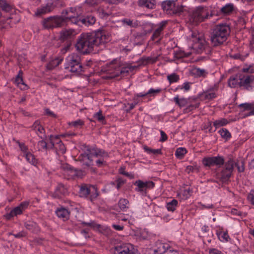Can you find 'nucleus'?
<instances>
[{
	"label": "nucleus",
	"instance_id": "obj_23",
	"mask_svg": "<svg viewBox=\"0 0 254 254\" xmlns=\"http://www.w3.org/2000/svg\"><path fill=\"white\" fill-rule=\"evenodd\" d=\"M56 213L58 217L62 218L64 221L69 218V212L66 209L64 208L58 209Z\"/></svg>",
	"mask_w": 254,
	"mask_h": 254
},
{
	"label": "nucleus",
	"instance_id": "obj_14",
	"mask_svg": "<svg viewBox=\"0 0 254 254\" xmlns=\"http://www.w3.org/2000/svg\"><path fill=\"white\" fill-rule=\"evenodd\" d=\"M92 192H94V193L92 194L91 197L96 198L98 195V193H97V190L95 187L90 186V187L88 188L87 186L85 185H82L81 186L80 189V194L81 196L86 197L88 195Z\"/></svg>",
	"mask_w": 254,
	"mask_h": 254
},
{
	"label": "nucleus",
	"instance_id": "obj_58",
	"mask_svg": "<svg viewBox=\"0 0 254 254\" xmlns=\"http://www.w3.org/2000/svg\"><path fill=\"white\" fill-rule=\"evenodd\" d=\"M69 125L76 127H78L79 126L83 125V122L81 120H78L76 121H74V122L69 123Z\"/></svg>",
	"mask_w": 254,
	"mask_h": 254
},
{
	"label": "nucleus",
	"instance_id": "obj_30",
	"mask_svg": "<svg viewBox=\"0 0 254 254\" xmlns=\"http://www.w3.org/2000/svg\"><path fill=\"white\" fill-rule=\"evenodd\" d=\"M174 0H165L162 2V7L164 11H165L167 14L169 10L170 9V7L173 6V3L174 2Z\"/></svg>",
	"mask_w": 254,
	"mask_h": 254
},
{
	"label": "nucleus",
	"instance_id": "obj_59",
	"mask_svg": "<svg viewBox=\"0 0 254 254\" xmlns=\"http://www.w3.org/2000/svg\"><path fill=\"white\" fill-rule=\"evenodd\" d=\"M180 77L178 75L175 73H172L167 76V79H179Z\"/></svg>",
	"mask_w": 254,
	"mask_h": 254
},
{
	"label": "nucleus",
	"instance_id": "obj_15",
	"mask_svg": "<svg viewBox=\"0 0 254 254\" xmlns=\"http://www.w3.org/2000/svg\"><path fill=\"white\" fill-rule=\"evenodd\" d=\"M55 7L53 3H48L46 5L37 8L35 14L36 16H41L52 11Z\"/></svg>",
	"mask_w": 254,
	"mask_h": 254
},
{
	"label": "nucleus",
	"instance_id": "obj_57",
	"mask_svg": "<svg viewBox=\"0 0 254 254\" xmlns=\"http://www.w3.org/2000/svg\"><path fill=\"white\" fill-rule=\"evenodd\" d=\"M137 239L139 241H143L147 239L148 236L146 234L144 233L143 232L139 233V234L137 235Z\"/></svg>",
	"mask_w": 254,
	"mask_h": 254
},
{
	"label": "nucleus",
	"instance_id": "obj_13",
	"mask_svg": "<svg viewBox=\"0 0 254 254\" xmlns=\"http://www.w3.org/2000/svg\"><path fill=\"white\" fill-rule=\"evenodd\" d=\"M206 42L203 35H200L197 38V41L193 40L192 48L197 53H201L205 49Z\"/></svg>",
	"mask_w": 254,
	"mask_h": 254
},
{
	"label": "nucleus",
	"instance_id": "obj_5",
	"mask_svg": "<svg viewBox=\"0 0 254 254\" xmlns=\"http://www.w3.org/2000/svg\"><path fill=\"white\" fill-rule=\"evenodd\" d=\"M98 156L107 157L108 153L100 149L91 148L88 146H85L84 153L79 156V158L80 160L85 162V165L90 166L92 161V158Z\"/></svg>",
	"mask_w": 254,
	"mask_h": 254
},
{
	"label": "nucleus",
	"instance_id": "obj_16",
	"mask_svg": "<svg viewBox=\"0 0 254 254\" xmlns=\"http://www.w3.org/2000/svg\"><path fill=\"white\" fill-rule=\"evenodd\" d=\"M67 194V189L62 184H59L53 194V196L56 198H61Z\"/></svg>",
	"mask_w": 254,
	"mask_h": 254
},
{
	"label": "nucleus",
	"instance_id": "obj_22",
	"mask_svg": "<svg viewBox=\"0 0 254 254\" xmlns=\"http://www.w3.org/2000/svg\"><path fill=\"white\" fill-rule=\"evenodd\" d=\"M183 9L184 7L183 6L180 5L179 4L176 5V3L174 1L173 3V6L170 7L167 14L170 15L175 14L179 15L183 11Z\"/></svg>",
	"mask_w": 254,
	"mask_h": 254
},
{
	"label": "nucleus",
	"instance_id": "obj_54",
	"mask_svg": "<svg viewBox=\"0 0 254 254\" xmlns=\"http://www.w3.org/2000/svg\"><path fill=\"white\" fill-rule=\"evenodd\" d=\"M70 13L73 14L74 13H78L76 12V9L74 7H70L68 9H64L62 12V14H70Z\"/></svg>",
	"mask_w": 254,
	"mask_h": 254
},
{
	"label": "nucleus",
	"instance_id": "obj_42",
	"mask_svg": "<svg viewBox=\"0 0 254 254\" xmlns=\"http://www.w3.org/2000/svg\"><path fill=\"white\" fill-rule=\"evenodd\" d=\"M190 52L186 53L184 51H180L175 53V57L177 59H181L184 57H187L190 55Z\"/></svg>",
	"mask_w": 254,
	"mask_h": 254
},
{
	"label": "nucleus",
	"instance_id": "obj_52",
	"mask_svg": "<svg viewBox=\"0 0 254 254\" xmlns=\"http://www.w3.org/2000/svg\"><path fill=\"white\" fill-rule=\"evenodd\" d=\"M247 199L249 202L254 205V190H252L248 193L247 196Z\"/></svg>",
	"mask_w": 254,
	"mask_h": 254
},
{
	"label": "nucleus",
	"instance_id": "obj_41",
	"mask_svg": "<svg viewBox=\"0 0 254 254\" xmlns=\"http://www.w3.org/2000/svg\"><path fill=\"white\" fill-rule=\"evenodd\" d=\"M93 118L102 123H104L105 122V117L103 115L102 112L101 110L95 113Z\"/></svg>",
	"mask_w": 254,
	"mask_h": 254
},
{
	"label": "nucleus",
	"instance_id": "obj_61",
	"mask_svg": "<svg viewBox=\"0 0 254 254\" xmlns=\"http://www.w3.org/2000/svg\"><path fill=\"white\" fill-rule=\"evenodd\" d=\"M82 224L90 227H94L95 226H97L98 228L100 227V225L96 224L93 221H91L90 222H82Z\"/></svg>",
	"mask_w": 254,
	"mask_h": 254
},
{
	"label": "nucleus",
	"instance_id": "obj_37",
	"mask_svg": "<svg viewBox=\"0 0 254 254\" xmlns=\"http://www.w3.org/2000/svg\"><path fill=\"white\" fill-rule=\"evenodd\" d=\"M161 92L160 89H150L147 92L142 94V93H139L137 95V97H144L148 94H152L153 96L155 95V94L159 93Z\"/></svg>",
	"mask_w": 254,
	"mask_h": 254
},
{
	"label": "nucleus",
	"instance_id": "obj_33",
	"mask_svg": "<svg viewBox=\"0 0 254 254\" xmlns=\"http://www.w3.org/2000/svg\"><path fill=\"white\" fill-rule=\"evenodd\" d=\"M228 121L225 119H221L220 120H216L213 122V126L215 127L214 131L215 130L216 128L224 126L228 124Z\"/></svg>",
	"mask_w": 254,
	"mask_h": 254
},
{
	"label": "nucleus",
	"instance_id": "obj_32",
	"mask_svg": "<svg viewBox=\"0 0 254 254\" xmlns=\"http://www.w3.org/2000/svg\"><path fill=\"white\" fill-rule=\"evenodd\" d=\"M178 204V201L176 199H173L170 202L167 203V210L171 211H174Z\"/></svg>",
	"mask_w": 254,
	"mask_h": 254
},
{
	"label": "nucleus",
	"instance_id": "obj_6",
	"mask_svg": "<svg viewBox=\"0 0 254 254\" xmlns=\"http://www.w3.org/2000/svg\"><path fill=\"white\" fill-rule=\"evenodd\" d=\"M210 16H211V15H210ZM209 17L208 10L202 6H199L190 14L189 18L190 23L197 25L208 18Z\"/></svg>",
	"mask_w": 254,
	"mask_h": 254
},
{
	"label": "nucleus",
	"instance_id": "obj_53",
	"mask_svg": "<svg viewBox=\"0 0 254 254\" xmlns=\"http://www.w3.org/2000/svg\"><path fill=\"white\" fill-rule=\"evenodd\" d=\"M236 166L237 167V169L239 172H243L245 170V166L244 161H241L240 162H238L237 163H235Z\"/></svg>",
	"mask_w": 254,
	"mask_h": 254
},
{
	"label": "nucleus",
	"instance_id": "obj_62",
	"mask_svg": "<svg viewBox=\"0 0 254 254\" xmlns=\"http://www.w3.org/2000/svg\"><path fill=\"white\" fill-rule=\"evenodd\" d=\"M19 146L22 151L26 153L27 151V147L24 143L18 142Z\"/></svg>",
	"mask_w": 254,
	"mask_h": 254
},
{
	"label": "nucleus",
	"instance_id": "obj_11",
	"mask_svg": "<svg viewBox=\"0 0 254 254\" xmlns=\"http://www.w3.org/2000/svg\"><path fill=\"white\" fill-rule=\"evenodd\" d=\"M61 16L65 25H67L69 24L80 25V19L79 18L78 13L64 14H62Z\"/></svg>",
	"mask_w": 254,
	"mask_h": 254
},
{
	"label": "nucleus",
	"instance_id": "obj_24",
	"mask_svg": "<svg viewBox=\"0 0 254 254\" xmlns=\"http://www.w3.org/2000/svg\"><path fill=\"white\" fill-rule=\"evenodd\" d=\"M55 143H56L55 148L56 149L58 153L64 154L65 152L66 149L64 144L61 140L58 139H54Z\"/></svg>",
	"mask_w": 254,
	"mask_h": 254
},
{
	"label": "nucleus",
	"instance_id": "obj_21",
	"mask_svg": "<svg viewBox=\"0 0 254 254\" xmlns=\"http://www.w3.org/2000/svg\"><path fill=\"white\" fill-rule=\"evenodd\" d=\"M156 248L154 249V251L157 254H163L166 253V252L169 250V246L167 244L162 243L161 242H157L156 243Z\"/></svg>",
	"mask_w": 254,
	"mask_h": 254
},
{
	"label": "nucleus",
	"instance_id": "obj_43",
	"mask_svg": "<svg viewBox=\"0 0 254 254\" xmlns=\"http://www.w3.org/2000/svg\"><path fill=\"white\" fill-rule=\"evenodd\" d=\"M14 84L17 85L21 90L28 89L27 85L23 82V80H13Z\"/></svg>",
	"mask_w": 254,
	"mask_h": 254
},
{
	"label": "nucleus",
	"instance_id": "obj_1",
	"mask_svg": "<svg viewBox=\"0 0 254 254\" xmlns=\"http://www.w3.org/2000/svg\"><path fill=\"white\" fill-rule=\"evenodd\" d=\"M159 56L160 55L156 57H142L137 61V65L134 66L127 65L125 66L120 60L114 59L107 64V69L105 71L107 72L109 75L104 79H107V78L112 79L120 75H121L122 77H124L129 71L136 70L140 66L155 63L158 60Z\"/></svg>",
	"mask_w": 254,
	"mask_h": 254
},
{
	"label": "nucleus",
	"instance_id": "obj_28",
	"mask_svg": "<svg viewBox=\"0 0 254 254\" xmlns=\"http://www.w3.org/2000/svg\"><path fill=\"white\" fill-rule=\"evenodd\" d=\"M254 86V80H240V87H243L244 89L250 90Z\"/></svg>",
	"mask_w": 254,
	"mask_h": 254
},
{
	"label": "nucleus",
	"instance_id": "obj_36",
	"mask_svg": "<svg viewBox=\"0 0 254 254\" xmlns=\"http://www.w3.org/2000/svg\"><path fill=\"white\" fill-rule=\"evenodd\" d=\"M25 158L27 161L32 165H35L37 164V160L35 158L34 156L31 153H26L25 154Z\"/></svg>",
	"mask_w": 254,
	"mask_h": 254
},
{
	"label": "nucleus",
	"instance_id": "obj_9",
	"mask_svg": "<svg viewBox=\"0 0 254 254\" xmlns=\"http://www.w3.org/2000/svg\"><path fill=\"white\" fill-rule=\"evenodd\" d=\"M202 164L206 167L216 166L220 167L224 163V158L217 156L214 157H208L204 158L202 160Z\"/></svg>",
	"mask_w": 254,
	"mask_h": 254
},
{
	"label": "nucleus",
	"instance_id": "obj_19",
	"mask_svg": "<svg viewBox=\"0 0 254 254\" xmlns=\"http://www.w3.org/2000/svg\"><path fill=\"white\" fill-rule=\"evenodd\" d=\"M74 30L73 29H66L60 32L59 39L62 41H65L71 39L74 35Z\"/></svg>",
	"mask_w": 254,
	"mask_h": 254
},
{
	"label": "nucleus",
	"instance_id": "obj_3",
	"mask_svg": "<svg viewBox=\"0 0 254 254\" xmlns=\"http://www.w3.org/2000/svg\"><path fill=\"white\" fill-rule=\"evenodd\" d=\"M230 27L227 24H219L215 26L210 35L211 45L219 46L225 42L230 33Z\"/></svg>",
	"mask_w": 254,
	"mask_h": 254
},
{
	"label": "nucleus",
	"instance_id": "obj_46",
	"mask_svg": "<svg viewBox=\"0 0 254 254\" xmlns=\"http://www.w3.org/2000/svg\"><path fill=\"white\" fill-rule=\"evenodd\" d=\"M218 237L221 241H225L228 242L230 239L228 233L226 232H220L218 234Z\"/></svg>",
	"mask_w": 254,
	"mask_h": 254
},
{
	"label": "nucleus",
	"instance_id": "obj_40",
	"mask_svg": "<svg viewBox=\"0 0 254 254\" xmlns=\"http://www.w3.org/2000/svg\"><path fill=\"white\" fill-rule=\"evenodd\" d=\"M0 7L3 11L8 12L10 10L11 6L8 4L5 0H2L0 1Z\"/></svg>",
	"mask_w": 254,
	"mask_h": 254
},
{
	"label": "nucleus",
	"instance_id": "obj_38",
	"mask_svg": "<svg viewBox=\"0 0 254 254\" xmlns=\"http://www.w3.org/2000/svg\"><path fill=\"white\" fill-rule=\"evenodd\" d=\"M187 150L185 148L180 147L178 148L175 152V155L179 159H182L187 153Z\"/></svg>",
	"mask_w": 254,
	"mask_h": 254
},
{
	"label": "nucleus",
	"instance_id": "obj_56",
	"mask_svg": "<svg viewBox=\"0 0 254 254\" xmlns=\"http://www.w3.org/2000/svg\"><path fill=\"white\" fill-rule=\"evenodd\" d=\"M161 32H162V31H161L160 30L156 29L154 31V33L151 37V39L152 40H155V39L159 38Z\"/></svg>",
	"mask_w": 254,
	"mask_h": 254
},
{
	"label": "nucleus",
	"instance_id": "obj_7",
	"mask_svg": "<svg viewBox=\"0 0 254 254\" xmlns=\"http://www.w3.org/2000/svg\"><path fill=\"white\" fill-rule=\"evenodd\" d=\"M235 163L233 160L230 159L226 162L224 167L220 173L217 174V178L222 183H227L229 181L234 169Z\"/></svg>",
	"mask_w": 254,
	"mask_h": 254
},
{
	"label": "nucleus",
	"instance_id": "obj_27",
	"mask_svg": "<svg viewBox=\"0 0 254 254\" xmlns=\"http://www.w3.org/2000/svg\"><path fill=\"white\" fill-rule=\"evenodd\" d=\"M63 59L56 58L52 61H51L47 64V68L49 70H52L55 67L59 65L62 62Z\"/></svg>",
	"mask_w": 254,
	"mask_h": 254
},
{
	"label": "nucleus",
	"instance_id": "obj_39",
	"mask_svg": "<svg viewBox=\"0 0 254 254\" xmlns=\"http://www.w3.org/2000/svg\"><path fill=\"white\" fill-rule=\"evenodd\" d=\"M128 203L129 202L127 199L121 198L118 202V206L122 210H125L126 208H128L127 205Z\"/></svg>",
	"mask_w": 254,
	"mask_h": 254
},
{
	"label": "nucleus",
	"instance_id": "obj_45",
	"mask_svg": "<svg viewBox=\"0 0 254 254\" xmlns=\"http://www.w3.org/2000/svg\"><path fill=\"white\" fill-rule=\"evenodd\" d=\"M190 34L189 35V38L191 40L193 43V40L197 41V38L200 35H203L202 34L199 33L197 31H190Z\"/></svg>",
	"mask_w": 254,
	"mask_h": 254
},
{
	"label": "nucleus",
	"instance_id": "obj_55",
	"mask_svg": "<svg viewBox=\"0 0 254 254\" xmlns=\"http://www.w3.org/2000/svg\"><path fill=\"white\" fill-rule=\"evenodd\" d=\"M9 234L13 235L15 238L20 239L26 237L27 235V233L24 231H22L16 234H12L11 233H10Z\"/></svg>",
	"mask_w": 254,
	"mask_h": 254
},
{
	"label": "nucleus",
	"instance_id": "obj_10",
	"mask_svg": "<svg viewBox=\"0 0 254 254\" xmlns=\"http://www.w3.org/2000/svg\"><path fill=\"white\" fill-rule=\"evenodd\" d=\"M132 245L123 244L115 248V254H135Z\"/></svg>",
	"mask_w": 254,
	"mask_h": 254
},
{
	"label": "nucleus",
	"instance_id": "obj_18",
	"mask_svg": "<svg viewBox=\"0 0 254 254\" xmlns=\"http://www.w3.org/2000/svg\"><path fill=\"white\" fill-rule=\"evenodd\" d=\"M189 74L194 78L205 77L207 72L205 69L193 67L189 70Z\"/></svg>",
	"mask_w": 254,
	"mask_h": 254
},
{
	"label": "nucleus",
	"instance_id": "obj_20",
	"mask_svg": "<svg viewBox=\"0 0 254 254\" xmlns=\"http://www.w3.org/2000/svg\"><path fill=\"white\" fill-rule=\"evenodd\" d=\"M156 3V0H138V1L139 6L151 9L155 8Z\"/></svg>",
	"mask_w": 254,
	"mask_h": 254
},
{
	"label": "nucleus",
	"instance_id": "obj_17",
	"mask_svg": "<svg viewBox=\"0 0 254 254\" xmlns=\"http://www.w3.org/2000/svg\"><path fill=\"white\" fill-rule=\"evenodd\" d=\"M58 139L59 137L58 136H54L53 135L50 136V144H47V143L44 141V140H41L39 141L38 143V146L39 148L40 149H47V148H53V147H54V144L55 141L54 139Z\"/></svg>",
	"mask_w": 254,
	"mask_h": 254
},
{
	"label": "nucleus",
	"instance_id": "obj_60",
	"mask_svg": "<svg viewBox=\"0 0 254 254\" xmlns=\"http://www.w3.org/2000/svg\"><path fill=\"white\" fill-rule=\"evenodd\" d=\"M160 133H161V138H160L159 141L161 142H164V141H166L168 138L166 134L162 130L160 131Z\"/></svg>",
	"mask_w": 254,
	"mask_h": 254
},
{
	"label": "nucleus",
	"instance_id": "obj_50",
	"mask_svg": "<svg viewBox=\"0 0 254 254\" xmlns=\"http://www.w3.org/2000/svg\"><path fill=\"white\" fill-rule=\"evenodd\" d=\"M134 185L138 187V191H143V189H145V182H143L140 180L136 181Z\"/></svg>",
	"mask_w": 254,
	"mask_h": 254
},
{
	"label": "nucleus",
	"instance_id": "obj_12",
	"mask_svg": "<svg viewBox=\"0 0 254 254\" xmlns=\"http://www.w3.org/2000/svg\"><path fill=\"white\" fill-rule=\"evenodd\" d=\"M29 203L28 202H22L19 205L11 210L10 212L7 214L6 217L7 219H10L11 218L22 213L24 209L27 207Z\"/></svg>",
	"mask_w": 254,
	"mask_h": 254
},
{
	"label": "nucleus",
	"instance_id": "obj_47",
	"mask_svg": "<svg viewBox=\"0 0 254 254\" xmlns=\"http://www.w3.org/2000/svg\"><path fill=\"white\" fill-rule=\"evenodd\" d=\"M239 107L243 109V111L250 110L254 108V104L250 103H243L240 104Z\"/></svg>",
	"mask_w": 254,
	"mask_h": 254
},
{
	"label": "nucleus",
	"instance_id": "obj_49",
	"mask_svg": "<svg viewBox=\"0 0 254 254\" xmlns=\"http://www.w3.org/2000/svg\"><path fill=\"white\" fill-rule=\"evenodd\" d=\"M144 150L149 153H152L154 154H161V150L160 149H153L149 148L146 146L144 147Z\"/></svg>",
	"mask_w": 254,
	"mask_h": 254
},
{
	"label": "nucleus",
	"instance_id": "obj_64",
	"mask_svg": "<svg viewBox=\"0 0 254 254\" xmlns=\"http://www.w3.org/2000/svg\"><path fill=\"white\" fill-rule=\"evenodd\" d=\"M209 254H223L220 251L216 249H211L209 250Z\"/></svg>",
	"mask_w": 254,
	"mask_h": 254
},
{
	"label": "nucleus",
	"instance_id": "obj_29",
	"mask_svg": "<svg viewBox=\"0 0 254 254\" xmlns=\"http://www.w3.org/2000/svg\"><path fill=\"white\" fill-rule=\"evenodd\" d=\"M96 19L94 17H87L80 19V24L81 23L85 25H92L95 23Z\"/></svg>",
	"mask_w": 254,
	"mask_h": 254
},
{
	"label": "nucleus",
	"instance_id": "obj_26",
	"mask_svg": "<svg viewBox=\"0 0 254 254\" xmlns=\"http://www.w3.org/2000/svg\"><path fill=\"white\" fill-rule=\"evenodd\" d=\"M234 9V5L232 3H228L221 7L220 11L224 14L229 15L233 11Z\"/></svg>",
	"mask_w": 254,
	"mask_h": 254
},
{
	"label": "nucleus",
	"instance_id": "obj_35",
	"mask_svg": "<svg viewBox=\"0 0 254 254\" xmlns=\"http://www.w3.org/2000/svg\"><path fill=\"white\" fill-rule=\"evenodd\" d=\"M174 100L176 104L178 105L180 107H184L188 103V100L185 98L179 99L178 96L174 98Z\"/></svg>",
	"mask_w": 254,
	"mask_h": 254
},
{
	"label": "nucleus",
	"instance_id": "obj_8",
	"mask_svg": "<svg viewBox=\"0 0 254 254\" xmlns=\"http://www.w3.org/2000/svg\"><path fill=\"white\" fill-rule=\"evenodd\" d=\"M42 24L46 29H53L65 25L61 16H50L45 18L43 20Z\"/></svg>",
	"mask_w": 254,
	"mask_h": 254
},
{
	"label": "nucleus",
	"instance_id": "obj_34",
	"mask_svg": "<svg viewBox=\"0 0 254 254\" xmlns=\"http://www.w3.org/2000/svg\"><path fill=\"white\" fill-rule=\"evenodd\" d=\"M216 97L215 93L214 92H206L200 95L201 100H210Z\"/></svg>",
	"mask_w": 254,
	"mask_h": 254
},
{
	"label": "nucleus",
	"instance_id": "obj_48",
	"mask_svg": "<svg viewBox=\"0 0 254 254\" xmlns=\"http://www.w3.org/2000/svg\"><path fill=\"white\" fill-rule=\"evenodd\" d=\"M198 171L199 167L196 165L188 166L186 169V172L188 173L194 171L198 172Z\"/></svg>",
	"mask_w": 254,
	"mask_h": 254
},
{
	"label": "nucleus",
	"instance_id": "obj_44",
	"mask_svg": "<svg viewBox=\"0 0 254 254\" xmlns=\"http://www.w3.org/2000/svg\"><path fill=\"white\" fill-rule=\"evenodd\" d=\"M220 134L222 137L228 139L231 137V133L226 128H222L219 130Z\"/></svg>",
	"mask_w": 254,
	"mask_h": 254
},
{
	"label": "nucleus",
	"instance_id": "obj_63",
	"mask_svg": "<svg viewBox=\"0 0 254 254\" xmlns=\"http://www.w3.org/2000/svg\"><path fill=\"white\" fill-rule=\"evenodd\" d=\"M190 82H186L184 84V86L181 88V89H184L185 91H188L190 87Z\"/></svg>",
	"mask_w": 254,
	"mask_h": 254
},
{
	"label": "nucleus",
	"instance_id": "obj_25",
	"mask_svg": "<svg viewBox=\"0 0 254 254\" xmlns=\"http://www.w3.org/2000/svg\"><path fill=\"white\" fill-rule=\"evenodd\" d=\"M25 228L32 232H37L39 231V227L37 224L32 221H28L25 223Z\"/></svg>",
	"mask_w": 254,
	"mask_h": 254
},
{
	"label": "nucleus",
	"instance_id": "obj_51",
	"mask_svg": "<svg viewBox=\"0 0 254 254\" xmlns=\"http://www.w3.org/2000/svg\"><path fill=\"white\" fill-rule=\"evenodd\" d=\"M228 84L231 88H236L240 87V81L238 82V80H228Z\"/></svg>",
	"mask_w": 254,
	"mask_h": 254
},
{
	"label": "nucleus",
	"instance_id": "obj_2",
	"mask_svg": "<svg viewBox=\"0 0 254 254\" xmlns=\"http://www.w3.org/2000/svg\"><path fill=\"white\" fill-rule=\"evenodd\" d=\"M108 40V37L103 31L83 33L78 37L75 47L77 51L86 54L92 52L95 48H102Z\"/></svg>",
	"mask_w": 254,
	"mask_h": 254
},
{
	"label": "nucleus",
	"instance_id": "obj_31",
	"mask_svg": "<svg viewBox=\"0 0 254 254\" xmlns=\"http://www.w3.org/2000/svg\"><path fill=\"white\" fill-rule=\"evenodd\" d=\"M33 130H35L37 134L38 132L40 133H43L44 132V129L42 127L38 121H36L32 126Z\"/></svg>",
	"mask_w": 254,
	"mask_h": 254
},
{
	"label": "nucleus",
	"instance_id": "obj_4",
	"mask_svg": "<svg viewBox=\"0 0 254 254\" xmlns=\"http://www.w3.org/2000/svg\"><path fill=\"white\" fill-rule=\"evenodd\" d=\"M80 61V58L77 54L73 53L69 55L66 58V64L65 68L74 74H79L82 70Z\"/></svg>",
	"mask_w": 254,
	"mask_h": 254
}]
</instances>
